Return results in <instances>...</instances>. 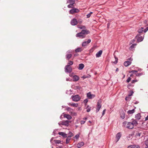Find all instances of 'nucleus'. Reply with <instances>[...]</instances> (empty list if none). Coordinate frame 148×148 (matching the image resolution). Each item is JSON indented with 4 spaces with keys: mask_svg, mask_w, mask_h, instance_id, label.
Returning a JSON list of instances; mask_svg holds the SVG:
<instances>
[{
    "mask_svg": "<svg viewBox=\"0 0 148 148\" xmlns=\"http://www.w3.org/2000/svg\"><path fill=\"white\" fill-rule=\"evenodd\" d=\"M90 33L89 31L87 29H84L81 31V32L78 33L76 35L77 37H79L81 38H83L85 37V35Z\"/></svg>",
    "mask_w": 148,
    "mask_h": 148,
    "instance_id": "nucleus-1",
    "label": "nucleus"
},
{
    "mask_svg": "<svg viewBox=\"0 0 148 148\" xmlns=\"http://www.w3.org/2000/svg\"><path fill=\"white\" fill-rule=\"evenodd\" d=\"M69 121L68 120L66 121H62L61 122L58 123V124L59 126H61V125H65L66 126H68L69 125Z\"/></svg>",
    "mask_w": 148,
    "mask_h": 148,
    "instance_id": "nucleus-2",
    "label": "nucleus"
},
{
    "mask_svg": "<svg viewBox=\"0 0 148 148\" xmlns=\"http://www.w3.org/2000/svg\"><path fill=\"white\" fill-rule=\"evenodd\" d=\"M71 98L72 99L73 101L76 102L79 101L80 99V96L78 95L74 96L73 95L71 97Z\"/></svg>",
    "mask_w": 148,
    "mask_h": 148,
    "instance_id": "nucleus-3",
    "label": "nucleus"
},
{
    "mask_svg": "<svg viewBox=\"0 0 148 148\" xmlns=\"http://www.w3.org/2000/svg\"><path fill=\"white\" fill-rule=\"evenodd\" d=\"M101 100H99L97 102V107L96 108V112L97 113L98 112L100 109L101 107Z\"/></svg>",
    "mask_w": 148,
    "mask_h": 148,
    "instance_id": "nucleus-4",
    "label": "nucleus"
},
{
    "mask_svg": "<svg viewBox=\"0 0 148 148\" xmlns=\"http://www.w3.org/2000/svg\"><path fill=\"white\" fill-rule=\"evenodd\" d=\"M65 72L66 73H70L72 71L71 66H69L68 65H66L65 67Z\"/></svg>",
    "mask_w": 148,
    "mask_h": 148,
    "instance_id": "nucleus-5",
    "label": "nucleus"
},
{
    "mask_svg": "<svg viewBox=\"0 0 148 148\" xmlns=\"http://www.w3.org/2000/svg\"><path fill=\"white\" fill-rule=\"evenodd\" d=\"M79 12V10L76 8H73L69 11V14H73L74 13H78Z\"/></svg>",
    "mask_w": 148,
    "mask_h": 148,
    "instance_id": "nucleus-6",
    "label": "nucleus"
},
{
    "mask_svg": "<svg viewBox=\"0 0 148 148\" xmlns=\"http://www.w3.org/2000/svg\"><path fill=\"white\" fill-rule=\"evenodd\" d=\"M135 39H137L138 42H140L143 41V37L140 36V34H138L135 37Z\"/></svg>",
    "mask_w": 148,
    "mask_h": 148,
    "instance_id": "nucleus-7",
    "label": "nucleus"
},
{
    "mask_svg": "<svg viewBox=\"0 0 148 148\" xmlns=\"http://www.w3.org/2000/svg\"><path fill=\"white\" fill-rule=\"evenodd\" d=\"M91 40L88 39L87 41H85L83 42L82 43V46L83 47L87 46L88 44L91 42Z\"/></svg>",
    "mask_w": 148,
    "mask_h": 148,
    "instance_id": "nucleus-8",
    "label": "nucleus"
},
{
    "mask_svg": "<svg viewBox=\"0 0 148 148\" xmlns=\"http://www.w3.org/2000/svg\"><path fill=\"white\" fill-rule=\"evenodd\" d=\"M78 23V21L77 19L74 18L72 19L71 21V24L73 26L75 25H77Z\"/></svg>",
    "mask_w": 148,
    "mask_h": 148,
    "instance_id": "nucleus-9",
    "label": "nucleus"
},
{
    "mask_svg": "<svg viewBox=\"0 0 148 148\" xmlns=\"http://www.w3.org/2000/svg\"><path fill=\"white\" fill-rule=\"evenodd\" d=\"M126 127L130 129H132L134 128L133 125L130 122H127Z\"/></svg>",
    "mask_w": 148,
    "mask_h": 148,
    "instance_id": "nucleus-10",
    "label": "nucleus"
},
{
    "mask_svg": "<svg viewBox=\"0 0 148 148\" xmlns=\"http://www.w3.org/2000/svg\"><path fill=\"white\" fill-rule=\"evenodd\" d=\"M87 96L89 99H92L95 97V95L94 94H91L90 92L87 93Z\"/></svg>",
    "mask_w": 148,
    "mask_h": 148,
    "instance_id": "nucleus-11",
    "label": "nucleus"
},
{
    "mask_svg": "<svg viewBox=\"0 0 148 148\" xmlns=\"http://www.w3.org/2000/svg\"><path fill=\"white\" fill-rule=\"evenodd\" d=\"M121 136V132H119L117 133L116 136V142H118Z\"/></svg>",
    "mask_w": 148,
    "mask_h": 148,
    "instance_id": "nucleus-12",
    "label": "nucleus"
},
{
    "mask_svg": "<svg viewBox=\"0 0 148 148\" xmlns=\"http://www.w3.org/2000/svg\"><path fill=\"white\" fill-rule=\"evenodd\" d=\"M132 121L131 122L132 124L133 125V127H134V126H136L138 125V123L137 121H136V120L134 119H132Z\"/></svg>",
    "mask_w": 148,
    "mask_h": 148,
    "instance_id": "nucleus-13",
    "label": "nucleus"
},
{
    "mask_svg": "<svg viewBox=\"0 0 148 148\" xmlns=\"http://www.w3.org/2000/svg\"><path fill=\"white\" fill-rule=\"evenodd\" d=\"M140 146L138 145H131L128 146L127 148H140Z\"/></svg>",
    "mask_w": 148,
    "mask_h": 148,
    "instance_id": "nucleus-14",
    "label": "nucleus"
},
{
    "mask_svg": "<svg viewBox=\"0 0 148 148\" xmlns=\"http://www.w3.org/2000/svg\"><path fill=\"white\" fill-rule=\"evenodd\" d=\"M120 117L122 119H123L125 118V113L122 110L120 113Z\"/></svg>",
    "mask_w": 148,
    "mask_h": 148,
    "instance_id": "nucleus-15",
    "label": "nucleus"
},
{
    "mask_svg": "<svg viewBox=\"0 0 148 148\" xmlns=\"http://www.w3.org/2000/svg\"><path fill=\"white\" fill-rule=\"evenodd\" d=\"M141 117V116L140 113H138L135 115L136 120H139L140 119Z\"/></svg>",
    "mask_w": 148,
    "mask_h": 148,
    "instance_id": "nucleus-16",
    "label": "nucleus"
},
{
    "mask_svg": "<svg viewBox=\"0 0 148 148\" xmlns=\"http://www.w3.org/2000/svg\"><path fill=\"white\" fill-rule=\"evenodd\" d=\"M58 134L62 136L64 138H66L67 137V134L63 132H59L58 133Z\"/></svg>",
    "mask_w": 148,
    "mask_h": 148,
    "instance_id": "nucleus-17",
    "label": "nucleus"
},
{
    "mask_svg": "<svg viewBox=\"0 0 148 148\" xmlns=\"http://www.w3.org/2000/svg\"><path fill=\"white\" fill-rule=\"evenodd\" d=\"M64 117L68 120H70L72 119V117L69 114H65L64 115Z\"/></svg>",
    "mask_w": 148,
    "mask_h": 148,
    "instance_id": "nucleus-18",
    "label": "nucleus"
},
{
    "mask_svg": "<svg viewBox=\"0 0 148 148\" xmlns=\"http://www.w3.org/2000/svg\"><path fill=\"white\" fill-rule=\"evenodd\" d=\"M102 51L101 50H100L96 54V57H99L101 56V55L102 54Z\"/></svg>",
    "mask_w": 148,
    "mask_h": 148,
    "instance_id": "nucleus-19",
    "label": "nucleus"
},
{
    "mask_svg": "<svg viewBox=\"0 0 148 148\" xmlns=\"http://www.w3.org/2000/svg\"><path fill=\"white\" fill-rule=\"evenodd\" d=\"M79 77L77 75H75L73 77V81L77 82L79 80Z\"/></svg>",
    "mask_w": 148,
    "mask_h": 148,
    "instance_id": "nucleus-20",
    "label": "nucleus"
},
{
    "mask_svg": "<svg viewBox=\"0 0 148 148\" xmlns=\"http://www.w3.org/2000/svg\"><path fill=\"white\" fill-rule=\"evenodd\" d=\"M131 63V62L129 61H127L124 62V65L125 66L127 67L130 65Z\"/></svg>",
    "mask_w": 148,
    "mask_h": 148,
    "instance_id": "nucleus-21",
    "label": "nucleus"
},
{
    "mask_svg": "<svg viewBox=\"0 0 148 148\" xmlns=\"http://www.w3.org/2000/svg\"><path fill=\"white\" fill-rule=\"evenodd\" d=\"M84 66V64L82 63L80 64L79 65L78 69L79 70H82L83 69Z\"/></svg>",
    "mask_w": 148,
    "mask_h": 148,
    "instance_id": "nucleus-22",
    "label": "nucleus"
},
{
    "mask_svg": "<svg viewBox=\"0 0 148 148\" xmlns=\"http://www.w3.org/2000/svg\"><path fill=\"white\" fill-rule=\"evenodd\" d=\"M68 105L69 106H72L75 107H77L78 106V104L77 103H69Z\"/></svg>",
    "mask_w": 148,
    "mask_h": 148,
    "instance_id": "nucleus-23",
    "label": "nucleus"
},
{
    "mask_svg": "<svg viewBox=\"0 0 148 148\" xmlns=\"http://www.w3.org/2000/svg\"><path fill=\"white\" fill-rule=\"evenodd\" d=\"M75 0H67L66 3H69L70 4H74L75 3Z\"/></svg>",
    "mask_w": 148,
    "mask_h": 148,
    "instance_id": "nucleus-24",
    "label": "nucleus"
},
{
    "mask_svg": "<svg viewBox=\"0 0 148 148\" xmlns=\"http://www.w3.org/2000/svg\"><path fill=\"white\" fill-rule=\"evenodd\" d=\"M66 59L69 60L72 56V54L71 53L68 54L66 55Z\"/></svg>",
    "mask_w": 148,
    "mask_h": 148,
    "instance_id": "nucleus-25",
    "label": "nucleus"
},
{
    "mask_svg": "<svg viewBox=\"0 0 148 148\" xmlns=\"http://www.w3.org/2000/svg\"><path fill=\"white\" fill-rule=\"evenodd\" d=\"M144 28L143 27H141L138 30V33L140 34L141 33L143 32H144Z\"/></svg>",
    "mask_w": 148,
    "mask_h": 148,
    "instance_id": "nucleus-26",
    "label": "nucleus"
},
{
    "mask_svg": "<svg viewBox=\"0 0 148 148\" xmlns=\"http://www.w3.org/2000/svg\"><path fill=\"white\" fill-rule=\"evenodd\" d=\"M71 136H67V137H66L67 138H66V143L67 144H68L69 142V141L70 140H71Z\"/></svg>",
    "mask_w": 148,
    "mask_h": 148,
    "instance_id": "nucleus-27",
    "label": "nucleus"
},
{
    "mask_svg": "<svg viewBox=\"0 0 148 148\" xmlns=\"http://www.w3.org/2000/svg\"><path fill=\"white\" fill-rule=\"evenodd\" d=\"M135 112L134 109L132 110H129L127 112V113L128 114H131L134 113Z\"/></svg>",
    "mask_w": 148,
    "mask_h": 148,
    "instance_id": "nucleus-28",
    "label": "nucleus"
},
{
    "mask_svg": "<svg viewBox=\"0 0 148 148\" xmlns=\"http://www.w3.org/2000/svg\"><path fill=\"white\" fill-rule=\"evenodd\" d=\"M82 51V49L81 48H77L75 49V51L76 52H81Z\"/></svg>",
    "mask_w": 148,
    "mask_h": 148,
    "instance_id": "nucleus-29",
    "label": "nucleus"
},
{
    "mask_svg": "<svg viewBox=\"0 0 148 148\" xmlns=\"http://www.w3.org/2000/svg\"><path fill=\"white\" fill-rule=\"evenodd\" d=\"M84 145V143L83 142H81L78 143L77 144V146L81 147L83 146Z\"/></svg>",
    "mask_w": 148,
    "mask_h": 148,
    "instance_id": "nucleus-30",
    "label": "nucleus"
},
{
    "mask_svg": "<svg viewBox=\"0 0 148 148\" xmlns=\"http://www.w3.org/2000/svg\"><path fill=\"white\" fill-rule=\"evenodd\" d=\"M145 74L144 73L142 72L141 73H139L136 74V76L137 77H139L142 75H143Z\"/></svg>",
    "mask_w": 148,
    "mask_h": 148,
    "instance_id": "nucleus-31",
    "label": "nucleus"
},
{
    "mask_svg": "<svg viewBox=\"0 0 148 148\" xmlns=\"http://www.w3.org/2000/svg\"><path fill=\"white\" fill-rule=\"evenodd\" d=\"M73 64V62L71 61H69L67 64L66 65L69 66H70L72 65Z\"/></svg>",
    "mask_w": 148,
    "mask_h": 148,
    "instance_id": "nucleus-32",
    "label": "nucleus"
},
{
    "mask_svg": "<svg viewBox=\"0 0 148 148\" xmlns=\"http://www.w3.org/2000/svg\"><path fill=\"white\" fill-rule=\"evenodd\" d=\"M54 141L55 142V143L56 144L59 143L62 144V143H61V142H62V141H61L60 140H54Z\"/></svg>",
    "mask_w": 148,
    "mask_h": 148,
    "instance_id": "nucleus-33",
    "label": "nucleus"
},
{
    "mask_svg": "<svg viewBox=\"0 0 148 148\" xmlns=\"http://www.w3.org/2000/svg\"><path fill=\"white\" fill-rule=\"evenodd\" d=\"M66 110L70 112H72L73 110L72 109H71V108L69 107H67Z\"/></svg>",
    "mask_w": 148,
    "mask_h": 148,
    "instance_id": "nucleus-34",
    "label": "nucleus"
},
{
    "mask_svg": "<svg viewBox=\"0 0 148 148\" xmlns=\"http://www.w3.org/2000/svg\"><path fill=\"white\" fill-rule=\"evenodd\" d=\"M114 57L115 59V62H114V63L115 64H116L118 62V58L117 57H116L115 56H114Z\"/></svg>",
    "mask_w": 148,
    "mask_h": 148,
    "instance_id": "nucleus-35",
    "label": "nucleus"
},
{
    "mask_svg": "<svg viewBox=\"0 0 148 148\" xmlns=\"http://www.w3.org/2000/svg\"><path fill=\"white\" fill-rule=\"evenodd\" d=\"M136 44H132L131 45V46L130 47V49H133V48H134L136 46Z\"/></svg>",
    "mask_w": 148,
    "mask_h": 148,
    "instance_id": "nucleus-36",
    "label": "nucleus"
},
{
    "mask_svg": "<svg viewBox=\"0 0 148 148\" xmlns=\"http://www.w3.org/2000/svg\"><path fill=\"white\" fill-rule=\"evenodd\" d=\"M92 13H93V12H90L89 14H87L86 15L87 18H89L90 16L91 15V14Z\"/></svg>",
    "mask_w": 148,
    "mask_h": 148,
    "instance_id": "nucleus-37",
    "label": "nucleus"
},
{
    "mask_svg": "<svg viewBox=\"0 0 148 148\" xmlns=\"http://www.w3.org/2000/svg\"><path fill=\"white\" fill-rule=\"evenodd\" d=\"M133 93H134L133 91L132 90H131L128 95L129 96H132V95Z\"/></svg>",
    "mask_w": 148,
    "mask_h": 148,
    "instance_id": "nucleus-38",
    "label": "nucleus"
},
{
    "mask_svg": "<svg viewBox=\"0 0 148 148\" xmlns=\"http://www.w3.org/2000/svg\"><path fill=\"white\" fill-rule=\"evenodd\" d=\"M141 134V133H139V132H138L136 134V137H137V136L140 137V135Z\"/></svg>",
    "mask_w": 148,
    "mask_h": 148,
    "instance_id": "nucleus-39",
    "label": "nucleus"
},
{
    "mask_svg": "<svg viewBox=\"0 0 148 148\" xmlns=\"http://www.w3.org/2000/svg\"><path fill=\"white\" fill-rule=\"evenodd\" d=\"M131 99L129 96H127L125 97V100L126 101H130Z\"/></svg>",
    "mask_w": 148,
    "mask_h": 148,
    "instance_id": "nucleus-40",
    "label": "nucleus"
},
{
    "mask_svg": "<svg viewBox=\"0 0 148 148\" xmlns=\"http://www.w3.org/2000/svg\"><path fill=\"white\" fill-rule=\"evenodd\" d=\"M79 137V134H77L75 136L74 138H76V139H78Z\"/></svg>",
    "mask_w": 148,
    "mask_h": 148,
    "instance_id": "nucleus-41",
    "label": "nucleus"
},
{
    "mask_svg": "<svg viewBox=\"0 0 148 148\" xmlns=\"http://www.w3.org/2000/svg\"><path fill=\"white\" fill-rule=\"evenodd\" d=\"M145 144L147 146V147H148V139L145 141Z\"/></svg>",
    "mask_w": 148,
    "mask_h": 148,
    "instance_id": "nucleus-42",
    "label": "nucleus"
},
{
    "mask_svg": "<svg viewBox=\"0 0 148 148\" xmlns=\"http://www.w3.org/2000/svg\"><path fill=\"white\" fill-rule=\"evenodd\" d=\"M131 79V78L129 77L127 79V80H126V82H127V83H129L130 82V80Z\"/></svg>",
    "mask_w": 148,
    "mask_h": 148,
    "instance_id": "nucleus-43",
    "label": "nucleus"
},
{
    "mask_svg": "<svg viewBox=\"0 0 148 148\" xmlns=\"http://www.w3.org/2000/svg\"><path fill=\"white\" fill-rule=\"evenodd\" d=\"M127 122L126 121H125L123 123V125L124 126H125L127 124Z\"/></svg>",
    "mask_w": 148,
    "mask_h": 148,
    "instance_id": "nucleus-44",
    "label": "nucleus"
},
{
    "mask_svg": "<svg viewBox=\"0 0 148 148\" xmlns=\"http://www.w3.org/2000/svg\"><path fill=\"white\" fill-rule=\"evenodd\" d=\"M73 4H70L68 5L67 7L69 8H72V6H73Z\"/></svg>",
    "mask_w": 148,
    "mask_h": 148,
    "instance_id": "nucleus-45",
    "label": "nucleus"
},
{
    "mask_svg": "<svg viewBox=\"0 0 148 148\" xmlns=\"http://www.w3.org/2000/svg\"><path fill=\"white\" fill-rule=\"evenodd\" d=\"M91 107H89V108H88L86 110V112H89L91 110Z\"/></svg>",
    "mask_w": 148,
    "mask_h": 148,
    "instance_id": "nucleus-46",
    "label": "nucleus"
},
{
    "mask_svg": "<svg viewBox=\"0 0 148 148\" xmlns=\"http://www.w3.org/2000/svg\"><path fill=\"white\" fill-rule=\"evenodd\" d=\"M78 28H80V29H83L86 28V27L84 26H82V27H79Z\"/></svg>",
    "mask_w": 148,
    "mask_h": 148,
    "instance_id": "nucleus-47",
    "label": "nucleus"
},
{
    "mask_svg": "<svg viewBox=\"0 0 148 148\" xmlns=\"http://www.w3.org/2000/svg\"><path fill=\"white\" fill-rule=\"evenodd\" d=\"M137 82V80H133L132 81L131 83L132 84H134Z\"/></svg>",
    "mask_w": 148,
    "mask_h": 148,
    "instance_id": "nucleus-48",
    "label": "nucleus"
},
{
    "mask_svg": "<svg viewBox=\"0 0 148 148\" xmlns=\"http://www.w3.org/2000/svg\"><path fill=\"white\" fill-rule=\"evenodd\" d=\"M85 122V121H80V123L81 125L84 124Z\"/></svg>",
    "mask_w": 148,
    "mask_h": 148,
    "instance_id": "nucleus-49",
    "label": "nucleus"
},
{
    "mask_svg": "<svg viewBox=\"0 0 148 148\" xmlns=\"http://www.w3.org/2000/svg\"><path fill=\"white\" fill-rule=\"evenodd\" d=\"M106 111V109H105L104 110H103V112H102V116H103V115H104V114H105Z\"/></svg>",
    "mask_w": 148,
    "mask_h": 148,
    "instance_id": "nucleus-50",
    "label": "nucleus"
},
{
    "mask_svg": "<svg viewBox=\"0 0 148 148\" xmlns=\"http://www.w3.org/2000/svg\"><path fill=\"white\" fill-rule=\"evenodd\" d=\"M69 134H70V135L69 136H71V137H72L73 136V133L70 132H69Z\"/></svg>",
    "mask_w": 148,
    "mask_h": 148,
    "instance_id": "nucleus-51",
    "label": "nucleus"
},
{
    "mask_svg": "<svg viewBox=\"0 0 148 148\" xmlns=\"http://www.w3.org/2000/svg\"><path fill=\"white\" fill-rule=\"evenodd\" d=\"M69 76L71 77H73V76H74V73H71L70 74Z\"/></svg>",
    "mask_w": 148,
    "mask_h": 148,
    "instance_id": "nucleus-52",
    "label": "nucleus"
},
{
    "mask_svg": "<svg viewBox=\"0 0 148 148\" xmlns=\"http://www.w3.org/2000/svg\"><path fill=\"white\" fill-rule=\"evenodd\" d=\"M148 30V27H146L145 29H144V32H146Z\"/></svg>",
    "mask_w": 148,
    "mask_h": 148,
    "instance_id": "nucleus-53",
    "label": "nucleus"
},
{
    "mask_svg": "<svg viewBox=\"0 0 148 148\" xmlns=\"http://www.w3.org/2000/svg\"><path fill=\"white\" fill-rule=\"evenodd\" d=\"M82 20L81 19H80L78 20V22L79 23L81 24L82 23Z\"/></svg>",
    "mask_w": 148,
    "mask_h": 148,
    "instance_id": "nucleus-54",
    "label": "nucleus"
},
{
    "mask_svg": "<svg viewBox=\"0 0 148 148\" xmlns=\"http://www.w3.org/2000/svg\"><path fill=\"white\" fill-rule=\"evenodd\" d=\"M88 100L87 99H86L84 100V102L85 103H86L88 102Z\"/></svg>",
    "mask_w": 148,
    "mask_h": 148,
    "instance_id": "nucleus-55",
    "label": "nucleus"
},
{
    "mask_svg": "<svg viewBox=\"0 0 148 148\" xmlns=\"http://www.w3.org/2000/svg\"><path fill=\"white\" fill-rule=\"evenodd\" d=\"M66 94H69V95H70L71 94V93H69V91L68 90H67L66 91Z\"/></svg>",
    "mask_w": 148,
    "mask_h": 148,
    "instance_id": "nucleus-56",
    "label": "nucleus"
},
{
    "mask_svg": "<svg viewBox=\"0 0 148 148\" xmlns=\"http://www.w3.org/2000/svg\"><path fill=\"white\" fill-rule=\"evenodd\" d=\"M135 39L132 40L131 41V43L132 44V43H133L135 42Z\"/></svg>",
    "mask_w": 148,
    "mask_h": 148,
    "instance_id": "nucleus-57",
    "label": "nucleus"
},
{
    "mask_svg": "<svg viewBox=\"0 0 148 148\" xmlns=\"http://www.w3.org/2000/svg\"><path fill=\"white\" fill-rule=\"evenodd\" d=\"M110 25V23H108L107 24V28H109Z\"/></svg>",
    "mask_w": 148,
    "mask_h": 148,
    "instance_id": "nucleus-58",
    "label": "nucleus"
},
{
    "mask_svg": "<svg viewBox=\"0 0 148 148\" xmlns=\"http://www.w3.org/2000/svg\"><path fill=\"white\" fill-rule=\"evenodd\" d=\"M133 71H134V72H136L135 70H133V71H129V73H132V72H133Z\"/></svg>",
    "mask_w": 148,
    "mask_h": 148,
    "instance_id": "nucleus-59",
    "label": "nucleus"
},
{
    "mask_svg": "<svg viewBox=\"0 0 148 148\" xmlns=\"http://www.w3.org/2000/svg\"><path fill=\"white\" fill-rule=\"evenodd\" d=\"M139 103V101H136L134 103L135 104H137L138 103Z\"/></svg>",
    "mask_w": 148,
    "mask_h": 148,
    "instance_id": "nucleus-60",
    "label": "nucleus"
},
{
    "mask_svg": "<svg viewBox=\"0 0 148 148\" xmlns=\"http://www.w3.org/2000/svg\"><path fill=\"white\" fill-rule=\"evenodd\" d=\"M131 85V84H129L128 86H127V87L129 88H130V86Z\"/></svg>",
    "mask_w": 148,
    "mask_h": 148,
    "instance_id": "nucleus-61",
    "label": "nucleus"
},
{
    "mask_svg": "<svg viewBox=\"0 0 148 148\" xmlns=\"http://www.w3.org/2000/svg\"><path fill=\"white\" fill-rule=\"evenodd\" d=\"M142 69L140 68H138V71H142Z\"/></svg>",
    "mask_w": 148,
    "mask_h": 148,
    "instance_id": "nucleus-62",
    "label": "nucleus"
},
{
    "mask_svg": "<svg viewBox=\"0 0 148 148\" xmlns=\"http://www.w3.org/2000/svg\"><path fill=\"white\" fill-rule=\"evenodd\" d=\"M145 121L148 120V115L145 118Z\"/></svg>",
    "mask_w": 148,
    "mask_h": 148,
    "instance_id": "nucleus-63",
    "label": "nucleus"
},
{
    "mask_svg": "<svg viewBox=\"0 0 148 148\" xmlns=\"http://www.w3.org/2000/svg\"><path fill=\"white\" fill-rule=\"evenodd\" d=\"M71 50H69L68 51H67V53H71Z\"/></svg>",
    "mask_w": 148,
    "mask_h": 148,
    "instance_id": "nucleus-64",
    "label": "nucleus"
}]
</instances>
